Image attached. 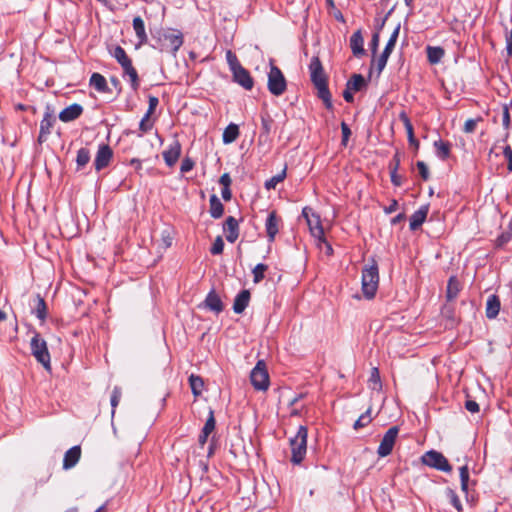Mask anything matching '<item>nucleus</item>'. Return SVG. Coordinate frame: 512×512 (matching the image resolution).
I'll return each instance as SVG.
<instances>
[{"instance_id": "obj_1", "label": "nucleus", "mask_w": 512, "mask_h": 512, "mask_svg": "<svg viewBox=\"0 0 512 512\" xmlns=\"http://www.w3.org/2000/svg\"><path fill=\"white\" fill-rule=\"evenodd\" d=\"M311 82L317 89V96L323 101L329 110L333 108L332 96L328 88L327 77L323 65L318 56H313L309 64Z\"/></svg>"}, {"instance_id": "obj_2", "label": "nucleus", "mask_w": 512, "mask_h": 512, "mask_svg": "<svg viewBox=\"0 0 512 512\" xmlns=\"http://www.w3.org/2000/svg\"><path fill=\"white\" fill-rule=\"evenodd\" d=\"M152 35L154 41L151 46L161 52H170L176 56L177 51L183 44V35L178 30L173 29H159Z\"/></svg>"}, {"instance_id": "obj_3", "label": "nucleus", "mask_w": 512, "mask_h": 512, "mask_svg": "<svg viewBox=\"0 0 512 512\" xmlns=\"http://www.w3.org/2000/svg\"><path fill=\"white\" fill-rule=\"evenodd\" d=\"M307 437L308 429L306 426L301 425L298 428L296 435L289 440L291 448V462L294 465H299L305 458L307 453Z\"/></svg>"}, {"instance_id": "obj_4", "label": "nucleus", "mask_w": 512, "mask_h": 512, "mask_svg": "<svg viewBox=\"0 0 512 512\" xmlns=\"http://www.w3.org/2000/svg\"><path fill=\"white\" fill-rule=\"evenodd\" d=\"M379 284V270L375 260L362 271V291L367 299L375 296Z\"/></svg>"}, {"instance_id": "obj_5", "label": "nucleus", "mask_w": 512, "mask_h": 512, "mask_svg": "<svg viewBox=\"0 0 512 512\" xmlns=\"http://www.w3.org/2000/svg\"><path fill=\"white\" fill-rule=\"evenodd\" d=\"M30 348L32 355L36 360L42 364L46 370L51 369L50 353L48 351L46 341L41 337L38 332L34 333V336L30 342Z\"/></svg>"}, {"instance_id": "obj_6", "label": "nucleus", "mask_w": 512, "mask_h": 512, "mask_svg": "<svg viewBox=\"0 0 512 512\" xmlns=\"http://www.w3.org/2000/svg\"><path fill=\"white\" fill-rule=\"evenodd\" d=\"M268 90L274 96L282 95L287 88L286 79L282 71L275 65L271 64L268 73Z\"/></svg>"}, {"instance_id": "obj_7", "label": "nucleus", "mask_w": 512, "mask_h": 512, "mask_svg": "<svg viewBox=\"0 0 512 512\" xmlns=\"http://www.w3.org/2000/svg\"><path fill=\"white\" fill-rule=\"evenodd\" d=\"M421 461L424 465L442 472L449 473L452 471V466L448 462L447 458L441 452L436 450H429L425 452L421 457Z\"/></svg>"}, {"instance_id": "obj_8", "label": "nucleus", "mask_w": 512, "mask_h": 512, "mask_svg": "<svg viewBox=\"0 0 512 512\" xmlns=\"http://www.w3.org/2000/svg\"><path fill=\"white\" fill-rule=\"evenodd\" d=\"M250 381L252 386L259 391H266L269 387V374L266 364L263 360H259L250 373Z\"/></svg>"}, {"instance_id": "obj_9", "label": "nucleus", "mask_w": 512, "mask_h": 512, "mask_svg": "<svg viewBox=\"0 0 512 512\" xmlns=\"http://www.w3.org/2000/svg\"><path fill=\"white\" fill-rule=\"evenodd\" d=\"M398 433L399 428L397 426H392L386 431L377 449V453L380 457H386L391 454Z\"/></svg>"}, {"instance_id": "obj_10", "label": "nucleus", "mask_w": 512, "mask_h": 512, "mask_svg": "<svg viewBox=\"0 0 512 512\" xmlns=\"http://www.w3.org/2000/svg\"><path fill=\"white\" fill-rule=\"evenodd\" d=\"M113 158V150L108 144H100L94 159V168L97 172L106 168Z\"/></svg>"}, {"instance_id": "obj_11", "label": "nucleus", "mask_w": 512, "mask_h": 512, "mask_svg": "<svg viewBox=\"0 0 512 512\" xmlns=\"http://www.w3.org/2000/svg\"><path fill=\"white\" fill-rule=\"evenodd\" d=\"M55 121L54 111L50 106H46L43 119L40 122L39 142L45 141L47 136L51 134Z\"/></svg>"}, {"instance_id": "obj_12", "label": "nucleus", "mask_w": 512, "mask_h": 512, "mask_svg": "<svg viewBox=\"0 0 512 512\" xmlns=\"http://www.w3.org/2000/svg\"><path fill=\"white\" fill-rule=\"evenodd\" d=\"M308 209L305 207L302 211V215L307 219V223L310 229L312 236L318 241H324V230L320 223V219L318 215L313 214L312 219L308 216Z\"/></svg>"}, {"instance_id": "obj_13", "label": "nucleus", "mask_w": 512, "mask_h": 512, "mask_svg": "<svg viewBox=\"0 0 512 512\" xmlns=\"http://www.w3.org/2000/svg\"><path fill=\"white\" fill-rule=\"evenodd\" d=\"M233 80L242 86L246 90H251L254 86L253 78L250 75V72L245 69L242 65L237 67L232 71Z\"/></svg>"}, {"instance_id": "obj_14", "label": "nucleus", "mask_w": 512, "mask_h": 512, "mask_svg": "<svg viewBox=\"0 0 512 512\" xmlns=\"http://www.w3.org/2000/svg\"><path fill=\"white\" fill-rule=\"evenodd\" d=\"M163 159L167 166H174L181 155V144L178 140H174L166 150L162 153Z\"/></svg>"}, {"instance_id": "obj_15", "label": "nucleus", "mask_w": 512, "mask_h": 512, "mask_svg": "<svg viewBox=\"0 0 512 512\" xmlns=\"http://www.w3.org/2000/svg\"><path fill=\"white\" fill-rule=\"evenodd\" d=\"M223 231L226 233L227 241L234 243L239 237L238 221L233 216L227 217L223 224Z\"/></svg>"}, {"instance_id": "obj_16", "label": "nucleus", "mask_w": 512, "mask_h": 512, "mask_svg": "<svg viewBox=\"0 0 512 512\" xmlns=\"http://www.w3.org/2000/svg\"><path fill=\"white\" fill-rule=\"evenodd\" d=\"M82 113V105L78 103H73L59 113V119L64 123L71 122L78 119Z\"/></svg>"}, {"instance_id": "obj_17", "label": "nucleus", "mask_w": 512, "mask_h": 512, "mask_svg": "<svg viewBox=\"0 0 512 512\" xmlns=\"http://www.w3.org/2000/svg\"><path fill=\"white\" fill-rule=\"evenodd\" d=\"M81 447L76 445L68 449L63 458V469L69 470L73 468L80 460Z\"/></svg>"}, {"instance_id": "obj_18", "label": "nucleus", "mask_w": 512, "mask_h": 512, "mask_svg": "<svg viewBox=\"0 0 512 512\" xmlns=\"http://www.w3.org/2000/svg\"><path fill=\"white\" fill-rule=\"evenodd\" d=\"M203 304L205 308L215 312L216 314L221 313L224 309L223 302L215 290H211L207 294Z\"/></svg>"}, {"instance_id": "obj_19", "label": "nucleus", "mask_w": 512, "mask_h": 512, "mask_svg": "<svg viewBox=\"0 0 512 512\" xmlns=\"http://www.w3.org/2000/svg\"><path fill=\"white\" fill-rule=\"evenodd\" d=\"M279 218L275 211H272L268 214V217L265 222V229L268 236L269 242H273L275 237L279 231Z\"/></svg>"}, {"instance_id": "obj_20", "label": "nucleus", "mask_w": 512, "mask_h": 512, "mask_svg": "<svg viewBox=\"0 0 512 512\" xmlns=\"http://www.w3.org/2000/svg\"><path fill=\"white\" fill-rule=\"evenodd\" d=\"M350 48L355 57H362L365 55L364 39L361 30H357L351 35Z\"/></svg>"}, {"instance_id": "obj_21", "label": "nucleus", "mask_w": 512, "mask_h": 512, "mask_svg": "<svg viewBox=\"0 0 512 512\" xmlns=\"http://www.w3.org/2000/svg\"><path fill=\"white\" fill-rule=\"evenodd\" d=\"M428 212L429 206L423 205L411 215L409 226L412 231H415L422 226L426 220Z\"/></svg>"}, {"instance_id": "obj_22", "label": "nucleus", "mask_w": 512, "mask_h": 512, "mask_svg": "<svg viewBox=\"0 0 512 512\" xmlns=\"http://www.w3.org/2000/svg\"><path fill=\"white\" fill-rule=\"evenodd\" d=\"M251 294L249 290H242L234 299L233 310L237 314H241L247 308L250 301Z\"/></svg>"}, {"instance_id": "obj_23", "label": "nucleus", "mask_w": 512, "mask_h": 512, "mask_svg": "<svg viewBox=\"0 0 512 512\" xmlns=\"http://www.w3.org/2000/svg\"><path fill=\"white\" fill-rule=\"evenodd\" d=\"M133 29L135 31L136 37L138 39V44L136 47H140L141 45H144L148 41V37L145 31V24L143 19L140 16H136L133 19Z\"/></svg>"}, {"instance_id": "obj_24", "label": "nucleus", "mask_w": 512, "mask_h": 512, "mask_svg": "<svg viewBox=\"0 0 512 512\" xmlns=\"http://www.w3.org/2000/svg\"><path fill=\"white\" fill-rule=\"evenodd\" d=\"M500 299L497 295L492 294L487 298L486 302V317L488 319H494L497 317L500 311Z\"/></svg>"}, {"instance_id": "obj_25", "label": "nucleus", "mask_w": 512, "mask_h": 512, "mask_svg": "<svg viewBox=\"0 0 512 512\" xmlns=\"http://www.w3.org/2000/svg\"><path fill=\"white\" fill-rule=\"evenodd\" d=\"M399 119L403 122L404 127L406 129L409 144L411 146H414L415 149H418L419 148V141L414 136L413 125H412L409 117L407 116V114L405 112H401L399 114Z\"/></svg>"}, {"instance_id": "obj_26", "label": "nucleus", "mask_w": 512, "mask_h": 512, "mask_svg": "<svg viewBox=\"0 0 512 512\" xmlns=\"http://www.w3.org/2000/svg\"><path fill=\"white\" fill-rule=\"evenodd\" d=\"M89 84L100 93H107L110 91L105 77L100 73H93L90 77Z\"/></svg>"}, {"instance_id": "obj_27", "label": "nucleus", "mask_w": 512, "mask_h": 512, "mask_svg": "<svg viewBox=\"0 0 512 512\" xmlns=\"http://www.w3.org/2000/svg\"><path fill=\"white\" fill-rule=\"evenodd\" d=\"M209 213L212 218L219 219L223 216L224 213V205L221 203L220 199L217 195L212 194L209 198Z\"/></svg>"}, {"instance_id": "obj_28", "label": "nucleus", "mask_w": 512, "mask_h": 512, "mask_svg": "<svg viewBox=\"0 0 512 512\" xmlns=\"http://www.w3.org/2000/svg\"><path fill=\"white\" fill-rule=\"evenodd\" d=\"M34 302L35 307L33 308V313L38 319L44 321L47 317V305L45 300L41 297L40 294H37L35 296Z\"/></svg>"}, {"instance_id": "obj_29", "label": "nucleus", "mask_w": 512, "mask_h": 512, "mask_svg": "<svg viewBox=\"0 0 512 512\" xmlns=\"http://www.w3.org/2000/svg\"><path fill=\"white\" fill-rule=\"evenodd\" d=\"M346 86L354 92H359L367 86V81L361 74H353L347 81Z\"/></svg>"}, {"instance_id": "obj_30", "label": "nucleus", "mask_w": 512, "mask_h": 512, "mask_svg": "<svg viewBox=\"0 0 512 512\" xmlns=\"http://www.w3.org/2000/svg\"><path fill=\"white\" fill-rule=\"evenodd\" d=\"M460 292V283L456 277H450L447 284L446 298L448 301H453L457 298Z\"/></svg>"}, {"instance_id": "obj_31", "label": "nucleus", "mask_w": 512, "mask_h": 512, "mask_svg": "<svg viewBox=\"0 0 512 512\" xmlns=\"http://www.w3.org/2000/svg\"><path fill=\"white\" fill-rule=\"evenodd\" d=\"M239 136V128L236 124L230 123L224 130L222 140L225 144L234 142Z\"/></svg>"}, {"instance_id": "obj_32", "label": "nucleus", "mask_w": 512, "mask_h": 512, "mask_svg": "<svg viewBox=\"0 0 512 512\" xmlns=\"http://www.w3.org/2000/svg\"><path fill=\"white\" fill-rule=\"evenodd\" d=\"M426 51L428 61L431 64H436L440 62L445 54L444 49L438 46H428Z\"/></svg>"}, {"instance_id": "obj_33", "label": "nucleus", "mask_w": 512, "mask_h": 512, "mask_svg": "<svg viewBox=\"0 0 512 512\" xmlns=\"http://www.w3.org/2000/svg\"><path fill=\"white\" fill-rule=\"evenodd\" d=\"M434 147L438 158L445 160L449 157L451 148V144L449 142L437 140L434 142Z\"/></svg>"}, {"instance_id": "obj_34", "label": "nucleus", "mask_w": 512, "mask_h": 512, "mask_svg": "<svg viewBox=\"0 0 512 512\" xmlns=\"http://www.w3.org/2000/svg\"><path fill=\"white\" fill-rule=\"evenodd\" d=\"M189 384H190V388H191V391L194 396L197 397V396L201 395L202 389L204 386V381L200 376L191 374L189 376Z\"/></svg>"}, {"instance_id": "obj_35", "label": "nucleus", "mask_w": 512, "mask_h": 512, "mask_svg": "<svg viewBox=\"0 0 512 512\" xmlns=\"http://www.w3.org/2000/svg\"><path fill=\"white\" fill-rule=\"evenodd\" d=\"M512 238V220L510 221L507 229L503 231L495 240V245L498 248L506 245Z\"/></svg>"}, {"instance_id": "obj_36", "label": "nucleus", "mask_w": 512, "mask_h": 512, "mask_svg": "<svg viewBox=\"0 0 512 512\" xmlns=\"http://www.w3.org/2000/svg\"><path fill=\"white\" fill-rule=\"evenodd\" d=\"M90 157H91L90 151L87 148H85V147L80 148L77 151V157H76L77 168L81 169L84 166H86L90 161Z\"/></svg>"}, {"instance_id": "obj_37", "label": "nucleus", "mask_w": 512, "mask_h": 512, "mask_svg": "<svg viewBox=\"0 0 512 512\" xmlns=\"http://www.w3.org/2000/svg\"><path fill=\"white\" fill-rule=\"evenodd\" d=\"M460 473V482H461V490L467 495L469 490V468L467 465H464L459 468Z\"/></svg>"}, {"instance_id": "obj_38", "label": "nucleus", "mask_w": 512, "mask_h": 512, "mask_svg": "<svg viewBox=\"0 0 512 512\" xmlns=\"http://www.w3.org/2000/svg\"><path fill=\"white\" fill-rule=\"evenodd\" d=\"M400 28H401V24L398 23L397 26L395 27L394 31L392 32L385 48H384V52L388 53L391 55V53L393 52V49L395 47V44L397 42V39H398V36H399V33H400Z\"/></svg>"}, {"instance_id": "obj_39", "label": "nucleus", "mask_w": 512, "mask_h": 512, "mask_svg": "<svg viewBox=\"0 0 512 512\" xmlns=\"http://www.w3.org/2000/svg\"><path fill=\"white\" fill-rule=\"evenodd\" d=\"M286 177V168H284L280 173L271 177L265 182V188L267 190L275 189L276 186L282 182Z\"/></svg>"}, {"instance_id": "obj_40", "label": "nucleus", "mask_w": 512, "mask_h": 512, "mask_svg": "<svg viewBox=\"0 0 512 512\" xmlns=\"http://www.w3.org/2000/svg\"><path fill=\"white\" fill-rule=\"evenodd\" d=\"M110 54L117 61L118 64H122L123 62L130 59L126 51L119 45L115 46L113 50L110 51Z\"/></svg>"}, {"instance_id": "obj_41", "label": "nucleus", "mask_w": 512, "mask_h": 512, "mask_svg": "<svg viewBox=\"0 0 512 512\" xmlns=\"http://www.w3.org/2000/svg\"><path fill=\"white\" fill-rule=\"evenodd\" d=\"M268 269V266L263 263L257 264L254 269L252 270L253 274V282L254 283H260L264 279V273Z\"/></svg>"}, {"instance_id": "obj_42", "label": "nucleus", "mask_w": 512, "mask_h": 512, "mask_svg": "<svg viewBox=\"0 0 512 512\" xmlns=\"http://www.w3.org/2000/svg\"><path fill=\"white\" fill-rule=\"evenodd\" d=\"M371 421V409L369 408L365 413L360 415V417L355 421L353 427L355 430H358L367 426Z\"/></svg>"}, {"instance_id": "obj_43", "label": "nucleus", "mask_w": 512, "mask_h": 512, "mask_svg": "<svg viewBox=\"0 0 512 512\" xmlns=\"http://www.w3.org/2000/svg\"><path fill=\"white\" fill-rule=\"evenodd\" d=\"M216 421L214 417V411L212 409L209 410V416L205 422L202 431L205 432L206 435H210L215 429Z\"/></svg>"}, {"instance_id": "obj_44", "label": "nucleus", "mask_w": 512, "mask_h": 512, "mask_svg": "<svg viewBox=\"0 0 512 512\" xmlns=\"http://www.w3.org/2000/svg\"><path fill=\"white\" fill-rule=\"evenodd\" d=\"M121 396H122L121 388L118 386H115L112 390L111 399H110L111 406H112V415H114V413H115V408L119 404Z\"/></svg>"}, {"instance_id": "obj_45", "label": "nucleus", "mask_w": 512, "mask_h": 512, "mask_svg": "<svg viewBox=\"0 0 512 512\" xmlns=\"http://www.w3.org/2000/svg\"><path fill=\"white\" fill-rule=\"evenodd\" d=\"M389 57H390V54L383 51L382 54L377 59V61H376L377 76H380V74L384 70Z\"/></svg>"}, {"instance_id": "obj_46", "label": "nucleus", "mask_w": 512, "mask_h": 512, "mask_svg": "<svg viewBox=\"0 0 512 512\" xmlns=\"http://www.w3.org/2000/svg\"><path fill=\"white\" fill-rule=\"evenodd\" d=\"M226 60L231 71L241 66L237 56L231 50L226 51Z\"/></svg>"}, {"instance_id": "obj_47", "label": "nucleus", "mask_w": 512, "mask_h": 512, "mask_svg": "<svg viewBox=\"0 0 512 512\" xmlns=\"http://www.w3.org/2000/svg\"><path fill=\"white\" fill-rule=\"evenodd\" d=\"M150 117H151V115H148L147 113H145V115L141 119V121L139 123V130L141 131V135L143 133H147L148 131H150L152 129L153 123L150 121Z\"/></svg>"}, {"instance_id": "obj_48", "label": "nucleus", "mask_w": 512, "mask_h": 512, "mask_svg": "<svg viewBox=\"0 0 512 512\" xmlns=\"http://www.w3.org/2000/svg\"><path fill=\"white\" fill-rule=\"evenodd\" d=\"M447 495L450 499V503L452 504V506L458 511V512H461L462 511V504H461V501L459 499V497L457 496V494L454 492V490L452 489H448L447 490Z\"/></svg>"}, {"instance_id": "obj_49", "label": "nucleus", "mask_w": 512, "mask_h": 512, "mask_svg": "<svg viewBox=\"0 0 512 512\" xmlns=\"http://www.w3.org/2000/svg\"><path fill=\"white\" fill-rule=\"evenodd\" d=\"M126 76L129 77L130 79V85H131V88L136 91L138 90L139 86H140V79H139V76H138V73H137V70L134 68L132 69L131 71H129Z\"/></svg>"}, {"instance_id": "obj_50", "label": "nucleus", "mask_w": 512, "mask_h": 512, "mask_svg": "<svg viewBox=\"0 0 512 512\" xmlns=\"http://www.w3.org/2000/svg\"><path fill=\"white\" fill-rule=\"evenodd\" d=\"M483 119L482 117H477L475 119H468L466 120L465 124H464V127H463V131L465 133H473L476 129V126L479 122H481Z\"/></svg>"}, {"instance_id": "obj_51", "label": "nucleus", "mask_w": 512, "mask_h": 512, "mask_svg": "<svg viewBox=\"0 0 512 512\" xmlns=\"http://www.w3.org/2000/svg\"><path fill=\"white\" fill-rule=\"evenodd\" d=\"M224 249V241L221 236L216 237L214 243L210 249L212 255H219L223 252Z\"/></svg>"}, {"instance_id": "obj_52", "label": "nucleus", "mask_w": 512, "mask_h": 512, "mask_svg": "<svg viewBox=\"0 0 512 512\" xmlns=\"http://www.w3.org/2000/svg\"><path fill=\"white\" fill-rule=\"evenodd\" d=\"M417 169L419 171L420 176L424 181H427L430 177L429 169L427 165L423 161H418L416 163Z\"/></svg>"}, {"instance_id": "obj_53", "label": "nucleus", "mask_w": 512, "mask_h": 512, "mask_svg": "<svg viewBox=\"0 0 512 512\" xmlns=\"http://www.w3.org/2000/svg\"><path fill=\"white\" fill-rule=\"evenodd\" d=\"M379 41H380V34L379 31H376L372 35V39L369 43L371 52L373 55L377 53L378 47H379Z\"/></svg>"}, {"instance_id": "obj_54", "label": "nucleus", "mask_w": 512, "mask_h": 512, "mask_svg": "<svg viewBox=\"0 0 512 512\" xmlns=\"http://www.w3.org/2000/svg\"><path fill=\"white\" fill-rule=\"evenodd\" d=\"M341 131H342V144L344 146H346L347 142H348V139H349V137L351 135V130H350L349 126L345 122L341 123Z\"/></svg>"}, {"instance_id": "obj_55", "label": "nucleus", "mask_w": 512, "mask_h": 512, "mask_svg": "<svg viewBox=\"0 0 512 512\" xmlns=\"http://www.w3.org/2000/svg\"><path fill=\"white\" fill-rule=\"evenodd\" d=\"M148 103H149V106H148V110L146 111V113L148 115H152L154 113L156 107L159 104V99L155 96H149Z\"/></svg>"}, {"instance_id": "obj_56", "label": "nucleus", "mask_w": 512, "mask_h": 512, "mask_svg": "<svg viewBox=\"0 0 512 512\" xmlns=\"http://www.w3.org/2000/svg\"><path fill=\"white\" fill-rule=\"evenodd\" d=\"M193 167H194V161L190 158H185L181 163L180 170L182 173H186V172H189L190 170H192Z\"/></svg>"}, {"instance_id": "obj_57", "label": "nucleus", "mask_w": 512, "mask_h": 512, "mask_svg": "<svg viewBox=\"0 0 512 512\" xmlns=\"http://www.w3.org/2000/svg\"><path fill=\"white\" fill-rule=\"evenodd\" d=\"M465 408L471 412V413H477L479 412L480 408H479V404L474 401V400H471V399H468L466 400L465 402Z\"/></svg>"}, {"instance_id": "obj_58", "label": "nucleus", "mask_w": 512, "mask_h": 512, "mask_svg": "<svg viewBox=\"0 0 512 512\" xmlns=\"http://www.w3.org/2000/svg\"><path fill=\"white\" fill-rule=\"evenodd\" d=\"M503 154L508 161V170L512 171V149L509 145L504 148Z\"/></svg>"}, {"instance_id": "obj_59", "label": "nucleus", "mask_w": 512, "mask_h": 512, "mask_svg": "<svg viewBox=\"0 0 512 512\" xmlns=\"http://www.w3.org/2000/svg\"><path fill=\"white\" fill-rule=\"evenodd\" d=\"M397 171L398 170H391L390 171L391 182L395 186H401L402 185V179H401V176L398 175Z\"/></svg>"}, {"instance_id": "obj_60", "label": "nucleus", "mask_w": 512, "mask_h": 512, "mask_svg": "<svg viewBox=\"0 0 512 512\" xmlns=\"http://www.w3.org/2000/svg\"><path fill=\"white\" fill-rule=\"evenodd\" d=\"M123 70V77L126 76V74L131 71L132 69H134V66L132 64V60L131 58L125 62H123L122 64H119Z\"/></svg>"}, {"instance_id": "obj_61", "label": "nucleus", "mask_w": 512, "mask_h": 512, "mask_svg": "<svg viewBox=\"0 0 512 512\" xmlns=\"http://www.w3.org/2000/svg\"><path fill=\"white\" fill-rule=\"evenodd\" d=\"M219 183L223 186V187H230L231 183H232V180H231V177L228 173H224L220 179H219Z\"/></svg>"}, {"instance_id": "obj_62", "label": "nucleus", "mask_w": 512, "mask_h": 512, "mask_svg": "<svg viewBox=\"0 0 512 512\" xmlns=\"http://www.w3.org/2000/svg\"><path fill=\"white\" fill-rule=\"evenodd\" d=\"M353 92V90L349 89L348 86H346L345 90L343 91V98L346 102L352 103L354 101Z\"/></svg>"}, {"instance_id": "obj_63", "label": "nucleus", "mask_w": 512, "mask_h": 512, "mask_svg": "<svg viewBox=\"0 0 512 512\" xmlns=\"http://www.w3.org/2000/svg\"><path fill=\"white\" fill-rule=\"evenodd\" d=\"M397 208H398V202H397V200L393 199L391 201L390 205L388 207L384 208V212L386 214H391V213L395 212L397 210Z\"/></svg>"}, {"instance_id": "obj_64", "label": "nucleus", "mask_w": 512, "mask_h": 512, "mask_svg": "<svg viewBox=\"0 0 512 512\" xmlns=\"http://www.w3.org/2000/svg\"><path fill=\"white\" fill-rule=\"evenodd\" d=\"M370 381L380 385V375L378 368L374 367L371 371Z\"/></svg>"}]
</instances>
